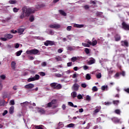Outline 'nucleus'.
I'll return each instance as SVG.
<instances>
[{
  "label": "nucleus",
  "mask_w": 129,
  "mask_h": 129,
  "mask_svg": "<svg viewBox=\"0 0 129 129\" xmlns=\"http://www.w3.org/2000/svg\"><path fill=\"white\" fill-rule=\"evenodd\" d=\"M34 16H31L29 18V21H30V22H34Z\"/></svg>",
  "instance_id": "3c124183"
},
{
  "label": "nucleus",
  "mask_w": 129,
  "mask_h": 129,
  "mask_svg": "<svg viewBox=\"0 0 129 129\" xmlns=\"http://www.w3.org/2000/svg\"><path fill=\"white\" fill-rule=\"evenodd\" d=\"M58 112V110H55L54 111L51 110L49 111V113H47V114H55V113H56Z\"/></svg>",
  "instance_id": "5701e85b"
},
{
  "label": "nucleus",
  "mask_w": 129,
  "mask_h": 129,
  "mask_svg": "<svg viewBox=\"0 0 129 129\" xmlns=\"http://www.w3.org/2000/svg\"><path fill=\"white\" fill-rule=\"evenodd\" d=\"M77 98H78V99H83V97L82 96V95L81 94H79L77 96Z\"/></svg>",
  "instance_id": "603ef678"
},
{
  "label": "nucleus",
  "mask_w": 129,
  "mask_h": 129,
  "mask_svg": "<svg viewBox=\"0 0 129 129\" xmlns=\"http://www.w3.org/2000/svg\"><path fill=\"white\" fill-rule=\"evenodd\" d=\"M114 38L115 41L116 42H118V41H120V40L121 39V37H120V35L118 34H116L114 35Z\"/></svg>",
  "instance_id": "9b49d317"
},
{
  "label": "nucleus",
  "mask_w": 129,
  "mask_h": 129,
  "mask_svg": "<svg viewBox=\"0 0 129 129\" xmlns=\"http://www.w3.org/2000/svg\"><path fill=\"white\" fill-rule=\"evenodd\" d=\"M103 14V13L102 12H97L96 13V15L97 17H102Z\"/></svg>",
  "instance_id": "2f4dec72"
},
{
  "label": "nucleus",
  "mask_w": 129,
  "mask_h": 129,
  "mask_svg": "<svg viewBox=\"0 0 129 129\" xmlns=\"http://www.w3.org/2000/svg\"><path fill=\"white\" fill-rule=\"evenodd\" d=\"M72 29V26H68L67 27V31H70Z\"/></svg>",
  "instance_id": "774afa93"
},
{
  "label": "nucleus",
  "mask_w": 129,
  "mask_h": 129,
  "mask_svg": "<svg viewBox=\"0 0 129 129\" xmlns=\"http://www.w3.org/2000/svg\"><path fill=\"white\" fill-rule=\"evenodd\" d=\"M113 104H115V105H117L118 103H119V100H115L113 101Z\"/></svg>",
  "instance_id": "49530a36"
},
{
  "label": "nucleus",
  "mask_w": 129,
  "mask_h": 129,
  "mask_svg": "<svg viewBox=\"0 0 129 129\" xmlns=\"http://www.w3.org/2000/svg\"><path fill=\"white\" fill-rule=\"evenodd\" d=\"M14 109H15L14 106H12L10 107L9 110V113H10V114H13V113H14Z\"/></svg>",
  "instance_id": "b1692460"
},
{
  "label": "nucleus",
  "mask_w": 129,
  "mask_h": 129,
  "mask_svg": "<svg viewBox=\"0 0 129 129\" xmlns=\"http://www.w3.org/2000/svg\"><path fill=\"white\" fill-rule=\"evenodd\" d=\"M79 58V57L74 56L71 58L72 62H75V61H77V59Z\"/></svg>",
  "instance_id": "a878e982"
},
{
  "label": "nucleus",
  "mask_w": 129,
  "mask_h": 129,
  "mask_svg": "<svg viewBox=\"0 0 129 129\" xmlns=\"http://www.w3.org/2000/svg\"><path fill=\"white\" fill-rule=\"evenodd\" d=\"M87 43H88V44H89V45H90L91 46H96V45L97 44V40H94L92 42H91L90 40H88L87 41Z\"/></svg>",
  "instance_id": "f8f14e48"
},
{
  "label": "nucleus",
  "mask_w": 129,
  "mask_h": 129,
  "mask_svg": "<svg viewBox=\"0 0 129 129\" xmlns=\"http://www.w3.org/2000/svg\"><path fill=\"white\" fill-rule=\"evenodd\" d=\"M90 3L91 5V4L93 5L91 6V8H97V5H96V3H97L96 1H91Z\"/></svg>",
  "instance_id": "2eb2a0df"
},
{
  "label": "nucleus",
  "mask_w": 129,
  "mask_h": 129,
  "mask_svg": "<svg viewBox=\"0 0 129 129\" xmlns=\"http://www.w3.org/2000/svg\"><path fill=\"white\" fill-rule=\"evenodd\" d=\"M49 28H51L52 29H60L61 28V26L58 24H51L49 25Z\"/></svg>",
  "instance_id": "6e6552de"
},
{
  "label": "nucleus",
  "mask_w": 129,
  "mask_h": 129,
  "mask_svg": "<svg viewBox=\"0 0 129 129\" xmlns=\"http://www.w3.org/2000/svg\"><path fill=\"white\" fill-rule=\"evenodd\" d=\"M68 127H73L74 126V124L70 123L67 125Z\"/></svg>",
  "instance_id": "052dcab7"
},
{
  "label": "nucleus",
  "mask_w": 129,
  "mask_h": 129,
  "mask_svg": "<svg viewBox=\"0 0 129 129\" xmlns=\"http://www.w3.org/2000/svg\"><path fill=\"white\" fill-rule=\"evenodd\" d=\"M50 86L54 89H61V88H62V85L57 83H52L50 84Z\"/></svg>",
  "instance_id": "7ed1b4c3"
},
{
  "label": "nucleus",
  "mask_w": 129,
  "mask_h": 129,
  "mask_svg": "<svg viewBox=\"0 0 129 129\" xmlns=\"http://www.w3.org/2000/svg\"><path fill=\"white\" fill-rule=\"evenodd\" d=\"M68 105H69L70 106H72V107H73L74 106V104L73 103H72V102H69Z\"/></svg>",
  "instance_id": "e2e57ef3"
},
{
  "label": "nucleus",
  "mask_w": 129,
  "mask_h": 129,
  "mask_svg": "<svg viewBox=\"0 0 129 129\" xmlns=\"http://www.w3.org/2000/svg\"><path fill=\"white\" fill-rule=\"evenodd\" d=\"M68 67H71L72 66V62H69L67 63Z\"/></svg>",
  "instance_id": "338daca9"
},
{
  "label": "nucleus",
  "mask_w": 129,
  "mask_h": 129,
  "mask_svg": "<svg viewBox=\"0 0 129 129\" xmlns=\"http://www.w3.org/2000/svg\"><path fill=\"white\" fill-rule=\"evenodd\" d=\"M38 74H39V75H40V76H45V75H46V74L44 72H39L38 73Z\"/></svg>",
  "instance_id": "5fc2aeb1"
},
{
  "label": "nucleus",
  "mask_w": 129,
  "mask_h": 129,
  "mask_svg": "<svg viewBox=\"0 0 129 129\" xmlns=\"http://www.w3.org/2000/svg\"><path fill=\"white\" fill-rule=\"evenodd\" d=\"M26 30V28H19L18 29V33L20 34V35H22L24 32H25V30Z\"/></svg>",
  "instance_id": "f3484780"
},
{
  "label": "nucleus",
  "mask_w": 129,
  "mask_h": 129,
  "mask_svg": "<svg viewBox=\"0 0 129 129\" xmlns=\"http://www.w3.org/2000/svg\"><path fill=\"white\" fill-rule=\"evenodd\" d=\"M96 77L98 79H100L101 78V73H99L96 75Z\"/></svg>",
  "instance_id": "c03bdc74"
},
{
  "label": "nucleus",
  "mask_w": 129,
  "mask_h": 129,
  "mask_svg": "<svg viewBox=\"0 0 129 129\" xmlns=\"http://www.w3.org/2000/svg\"><path fill=\"white\" fill-rule=\"evenodd\" d=\"M93 91L96 92L98 90V89L97 88V87L94 86L92 88Z\"/></svg>",
  "instance_id": "09e8293b"
},
{
  "label": "nucleus",
  "mask_w": 129,
  "mask_h": 129,
  "mask_svg": "<svg viewBox=\"0 0 129 129\" xmlns=\"http://www.w3.org/2000/svg\"><path fill=\"white\" fill-rule=\"evenodd\" d=\"M17 63H16V61H12L11 62V68L13 69V70H15L16 69V65Z\"/></svg>",
  "instance_id": "aec40b11"
},
{
  "label": "nucleus",
  "mask_w": 129,
  "mask_h": 129,
  "mask_svg": "<svg viewBox=\"0 0 129 129\" xmlns=\"http://www.w3.org/2000/svg\"><path fill=\"white\" fill-rule=\"evenodd\" d=\"M90 8L89 5H85L84 6V9H85V10H89Z\"/></svg>",
  "instance_id": "680f3d73"
},
{
  "label": "nucleus",
  "mask_w": 129,
  "mask_h": 129,
  "mask_svg": "<svg viewBox=\"0 0 129 129\" xmlns=\"http://www.w3.org/2000/svg\"><path fill=\"white\" fill-rule=\"evenodd\" d=\"M59 13L61 16H63L64 17L67 16V14L63 10H59Z\"/></svg>",
  "instance_id": "4be33fe9"
},
{
  "label": "nucleus",
  "mask_w": 129,
  "mask_h": 129,
  "mask_svg": "<svg viewBox=\"0 0 129 129\" xmlns=\"http://www.w3.org/2000/svg\"><path fill=\"white\" fill-rule=\"evenodd\" d=\"M9 4H11V5H15V4H17V1L16 0H10L9 2Z\"/></svg>",
  "instance_id": "cd10ccee"
},
{
  "label": "nucleus",
  "mask_w": 129,
  "mask_h": 129,
  "mask_svg": "<svg viewBox=\"0 0 129 129\" xmlns=\"http://www.w3.org/2000/svg\"><path fill=\"white\" fill-rule=\"evenodd\" d=\"M7 104L8 102L6 103V101L5 100H2L0 101V106H5V105Z\"/></svg>",
  "instance_id": "6ab92c4d"
},
{
  "label": "nucleus",
  "mask_w": 129,
  "mask_h": 129,
  "mask_svg": "<svg viewBox=\"0 0 129 129\" xmlns=\"http://www.w3.org/2000/svg\"><path fill=\"white\" fill-rule=\"evenodd\" d=\"M120 43L121 46L123 47H128V42L127 40L121 41Z\"/></svg>",
  "instance_id": "ddd939ff"
},
{
  "label": "nucleus",
  "mask_w": 129,
  "mask_h": 129,
  "mask_svg": "<svg viewBox=\"0 0 129 129\" xmlns=\"http://www.w3.org/2000/svg\"><path fill=\"white\" fill-rule=\"evenodd\" d=\"M10 32L12 33V34H17V33H18V31L15 30H11Z\"/></svg>",
  "instance_id": "bf43d9fd"
},
{
  "label": "nucleus",
  "mask_w": 129,
  "mask_h": 129,
  "mask_svg": "<svg viewBox=\"0 0 129 129\" xmlns=\"http://www.w3.org/2000/svg\"><path fill=\"white\" fill-rule=\"evenodd\" d=\"M111 120L114 122V123H121V121H120V119H118V118L114 117L111 119Z\"/></svg>",
  "instance_id": "9d476101"
},
{
  "label": "nucleus",
  "mask_w": 129,
  "mask_h": 129,
  "mask_svg": "<svg viewBox=\"0 0 129 129\" xmlns=\"http://www.w3.org/2000/svg\"><path fill=\"white\" fill-rule=\"evenodd\" d=\"M86 100L90 101V100H91V97H90L89 95H87L86 97Z\"/></svg>",
  "instance_id": "37998d69"
},
{
  "label": "nucleus",
  "mask_w": 129,
  "mask_h": 129,
  "mask_svg": "<svg viewBox=\"0 0 129 129\" xmlns=\"http://www.w3.org/2000/svg\"><path fill=\"white\" fill-rule=\"evenodd\" d=\"M54 75L56 77H58V78L62 77V75L60 74H55Z\"/></svg>",
  "instance_id": "13d9d810"
},
{
  "label": "nucleus",
  "mask_w": 129,
  "mask_h": 129,
  "mask_svg": "<svg viewBox=\"0 0 129 129\" xmlns=\"http://www.w3.org/2000/svg\"><path fill=\"white\" fill-rule=\"evenodd\" d=\"M55 60H56V61L58 62L59 61H61V60H62V58H61V57L59 56H56L55 57Z\"/></svg>",
  "instance_id": "e433bc0d"
},
{
  "label": "nucleus",
  "mask_w": 129,
  "mask_h": 129,
  "mask_svg": "<svg viewBox=\"0 0 129 129\" xmlns=\"http://www.w3.org/2000/svg\"><path fill=\"white\" fill-rule=\"evenodd\" d=\"M26 53L28 55H37V54L39 53V50L37 49H34L30 50H27Z\"/></svg>",
  "instance_id": "f03ea898"
},
{
  "label": "nucleus",
  "mask_w": 129,
  "mask_h": 129,
  "mask_svg": "<svg viewBox=\"0 0 129 129\" xmlns=\"http://www.w3.org/2000/svg\"><path fill=\"white\" fill-rule=\"evenodd\" d=\"M79 87H80V86H79L78 84L75 83L72 86V89L73 90H74L75 91H78V90H79Z\"/></svg>",
  "instance_id": "423d86ee"
},
{
  "label": "nucleus",
  "mask_w": 129,
  "mask_h": 129,
  "mask_svg": "<svg viewBox=\"0 0 129 129\" xmlns=\"http://www.w3.org/2000/svg\"><path fill=\"white\" fill-rule=\"evenodd\" d=\"M85 52L86 53V54H89L90 53V51H89V48H85Z\"/></svg>",
  "instance_id": "864d4df0"
},
{
  "label": "nucleus",
  "mask_w": 129,
  "mask_h": 129,
  "mask_svg": "<svg viewBox=\"0 0 129 129\" xmlns=\"http://www.w3.org/2000/svg\"><path fill=\"white\" fill-rule=\"evenodd\" d=\"M121 25H122V29H123V30H125V31L129 30L128 24H126L125 22H123Z\"/></svg>",
  "instance_id": "39448f33"
},
{
  "label": "nucleus",
  "mask_w": 129,
  "mask_h": 129,
  "mask_svg": "<svg viewBox=\"0 0 129 129\" xmlns=\"http://www.w3.org/2000/svg\"><path fill=\"white\" fill-rule=\"evenodd\" d=\"M50 70L52 72H57V71H58V70L55 68H50Z\"/></svg>",
  "instance_id": "a18cd8bd"
},
{
  "label": "nucleus",
  "mask_w": 129,
  "mask_h": 129,
  "mask_svg": "<svg viewBox=\"0 0 129 129\" xmlns=\"http://www.w3.org/2000/svg\"><path fill=\"white\" fill-rule=\"evenodd\" d=\"M44 45L46 46H49H49H53V45H55V42L50 40H46V42H44Z\"/></svg>",
  "instance_id": "20e7f679"
},
{
  "label": "nucleus",
  "mask_w": 129,
  "mask_h": 129,
  "mask_svg": "<svg viewBox=\"0 0 129 129\" xmlns=\"http://www.w3.org/2000/svg\"><path fill=\"white\" fill-rule=\"evenodd\" d=\"M71 95H72L73 98H75V97H77V93H76V92H73L71 93Z\"/></svg>",
  "instance_id": "393cba45"
},
{
  "label": "nucleus",
  "mask_w": 129,
  "mask_h": 129,
  "mask_svg": "<svg viewBox=\"0 0 129 129\" xmlns=\"http://www.w3.org/2000/svg\"><path fill=\"white\" fill-rule=\"evenodd\" d=\"M6 114H8V110H6L4 111V112L3 113V116H5V115H6Z\"/></svg>",
  "instance_id": "69168bd1"
},
{
  "label": "nucleus",
  "mask_w": 129,
  "mask_h": 129,
  "mask_svg": "<svg viewBox=\"0 0 129 129\" xmlns=\"http://www.w3.org/2000/svg\"><path fill=\"white\" fill-rule=\"evenodd\" d=\"M94 63H95V59L91 57L89 61V65H92V64H94Z\"/></svg>",
  "instance_id": "412c9836"
},
{
  "label": "nucleus",
  "mask_w": 129,
  "mask_h": 129,
  "mask_svg": "<svg viewBox=\"0 0 129 129\" xmlns=\"http://www.w3.org/2000/svg\"><path fill=\"white\" fill-rule=\"evenodd\" d=\"M14 46H15V48L16 49H18V48H19L20 47V44H19V43H15L14 44Z\"/></svg>",
  "instance_id": "6e6d98bb"
},
{
  "label": "nucleus",
  "mask_w": 129,
  "mask_h": 129,
  "mask_svg": "<svg viewBox=\"0 0 129 129\" xmlns=\"http://www.w3.org/2000/svg\"><path fill=\"white\" fill-rule=\"evenodd\" d=\"M31 102V101L29 102L28 101H26L23 103H21V106H22V107H26L28 106V105H32V103Z\"/></svg>",
  "instance_id": "1a4fd4ad"
},
{
  "label": "nucleus",
  "mask_w": 129,
  "mask_h": 129,
  "mask_svg": "<svg viewBox=\"0 0 129 129\" xmlns=\"http://www.w3.org/2000/svg\"><path fill=\"white\" fill-rule=\"evenodd\" d=\"M114 112L116 114H118L119 115H120V112H121V111H120V109H116L115 110Z\"/></svg>",
  "instance_id": "473e14b6"
},
{
  "label": "nucleus",
  "mask_w": 129,
  "mask_h": 129,
  "mask_svg": "<svg viewBox=\"0 0 129 129\" xmlns=\"http://www.w3.org/2000/svg\"><path fill=\"white\" fill-rule=\"evenodd\" d=\"M52 105H53L52 104L51 102H50L45 105V107L46 108H48V107H52Z\"/></svg>",
  "instance_id": "c85d7f7f"
},
{
  "label": "nucleus",
  "mask_w": 129,
  "mask_h": 129,
  "mask_svg": "<svg viewBox=\"0 0 129 129\" xmlns=\"http://www.w3.org/2000/svg\"><path fill=\"white\" fill-rule=\"evenodd\" d=\"M81 87H83V88H86V87H87V85L86 84V83H84L81 84Z\"/></svg>",
  "instance_id": "a19ab883"
},
{
  "label": "nucleus",
  "mask_w": 129,
  "mask_h": 129,
  "mask_svg": "<svg viewBox=\"0 0 129 129\" xmlns=\"http://www.w3.org/2000/svg\"><path fill=\"white\" fill-rule=\"evenodd\" d=\"M86 80H90L91 79V76H90V74H87L86 75Z\"/></svg>",
  "instance_id": "bb28decb"
},
{
  "label": "nucleus",
  "mask_w": 129,
  "mask_h": 129,
  "mask_svg": "<svg viewBox=\"0 0 129 129\" xmlns=\"http://www.w3.org/2000/svg\"><path fill=\"white\" fill-rule=\"evenodd\" d=\"M74 27L75 28H78L79 29H80L81 28H83V27H84V25L83 24H75L74 25Z\"/></svg>",
  "instance_id": "a211bd4d"
},
{
  "label": "nucleus",
  "mask_w": 129,
  "mask_h": 129,
  "mask_svg": "<svg viewBox=\"0 0 129 129\" xmlns=\"http://www.w3.org/2000/svg\"><path fill=\"white\" fill-rule=\"evenodd\" d=\"M35 87V85L33 84H28L24 86V88L26 89H32Z\"/></svg>",
  "instance_id": "0eeeda50"
},
{
  "label": "nucleus",
  "mask_w": 129,
  "mask_h": 129,
  "mask_svg": "<svg viewBox=\"0 0 129 129\" xmlns=\"http://www.w3.org/2000/svg\"><path fill=\"white\" fill-rule=\"evenodd\" d=\"M19 11H20V9H17L16 7L13 8L14 13H18V12H19Z\"/></svg>",
  "instance_id": "79ce46f5"
},
{
  "label": "nucleus",
  "mask_w": 129,
  "mask_h": 129,
  "mask_svg": "<svg viewBox=\"0 0 129 129\" xmlns=\"http://www.w3.org/2000/svg\"><path fill=\"white\" fill-rule=\"evenodd\" d=\"M28 82H31V81H35V78L34 77L30 78L27 80Z\"/></svg>",
  "instance_id": "58836bf2"
},
{
  "label": "nucleus",
  "mask_w": 129,
  "mask_h": 129,
  "mask_svg": "<svg viewBox=\"0 0 129 129\" xmlns=\"http://www.w3.org/2000/svg\"><path fill=\"white\" fill-rule=\"evenodd\" d=\"M107 71H108V74L109 76H110L111 74L113 73V70H112V68H110V69L108 68H106Z\"/></svg>",
  "instance_id": "4468645a"
},
{
  "label": "nucleus",
  "mask_w": 129,
  "mask_h": 129,
  "mask_svg": "<svg viewBox=\"0 0 129 129\" xmlns=\"http://www.w3.org/2000/svg\"><path fill=\"white\" fill-rule=\"evenodd\" d=\"M82 46H84V47H87L88 48H89V47H90V44H89V43H82Z\"/></svg>",
  "instance_id": "c9c22d12"
},
{
  "label": "nucleus",
  "mask_w": 129,
  "mask_h": 129,
  "mask_svg": "<svg viewBox=\"0 0 129 129\" xmlns=\"http://www.w3.org/2000/svg\"><path fill=\"white\" fill-rule=\"evenodd\" d=\"M58 101L57 100V99H53L50 102L51 103V104H56V103H57V102Z\"/></svg>",
  "instance_id": "ea45409f"
},
{
  "label": "nucleus",
  "mask_w": 129,
  "mask_h": 129,
  "mask_svg": "<svg viewBox=\"0 0 129 129\" xmlns=\"http://www.w3.org/2000/svg\"><path fill=\"white\" fill-rule=\"evenodd\" d=\"M22 53H23V50H22L17 51L16 53V56H21V54H22Z\"/></svg>",
  "instance_id": "72a5a7b5"
},
{
  "label": "nucleus",
  "mask_w": 129,
  "mask_h": 129,
  "mask_svg": "<svg viewBox=\"0 0 129 129\" xmlns=\"http://www.w3.org/2000/svg\"><path fill=\"white\" fill-rule=\"evenodd\" d=\"M41 66H42V67H46V66H47V62L45 61L42 62L41 63Z\"/></svg>",
  "instance_id": "8fccbe9b"
},
{
  "label": "nucleus",
  "mask_w": 129,
  "mask_h": 129,
  "mask_svg": "<svg viewBox=\"0 0 129 129\" xmlns=\"http://www.w3.org/2000/svg\"><path fill=\"white\" fill-rule=\"evenodd\" d=\"M34 13H35V11L32 8L27 6L23 7L22 9V12L19 16V19L23 20V19H25L26 17H30Z\"/></svg>",
  "instance_id": "f257e3e1"
},
{
  "label": "nucleus",
  "mask_w": 129,
  "mask_h": 129,
  "mask_svg": "<svg viewBox=\"0 0 129 129\" xmlns=\"http://www.w3.org/2000/svg\"><path fill=\"white\" fill-rule=\"evenodd\" d=\"M38 112L41 113V114H44L45 113V110L43 108H40Z\"/></svg>",
  "instance_id": "c756f323"
},
{
  "label": "nucleus",
  "mask_w": 129,
  "mask_h": 129,
  "mask_svg": "<svg viewBox=\"0 0 129 129\" xmlns=\"http://www.w3.org/2000/svg\"><path fill=\"white\" fill-rule=\"evenodd\" d=\"M33 78H34L35 81L39 80V79H40V76H39V75H36Z\"/></svg>",
  "instance_id": "4c0bfd02"
},
{
  "label": "nucleus",
  "mask_w": 129,
  "mask_h": 129,
  "mask_svg": "<svg viewBox=\"0 0 129 129\" xmlns=\"http://www.w3.org/2000/svg\"><path fill=\"white\" fill-rule=\"evenodd\" d=\"M35 127L36 129H43L42 125H35Z\"/></svg>",
  "instance_id": "7c9ffc66"
},
{
  "label": "nucleus",
  "mask_w": 129,
  "mask_h": 129,
  "mask_svg": "<svg viewBox=\"0 0 129 129\" xmlns=\"http://www.w3.org/2000/svg\"><path fill=\"white\" fill-rule=\"evenodd\" d=\"M120 75H122V76H123V77L125 76V72H124V71L120 72Z\"/></svg>",
  "instance_id": "4d7b16f0"
},
{
  "label": "nucleus",
  "mask_w": 129,
  "mask_h": 129,
  "mask_svg": "<svg viewBox=\"0 0 129 129\" xmlns=\"http://www.w3.org/2000/svg\"><path fill=\"white\" fill-rule=\"evenodd\" d=\"M10 104H11V105H15V100H12L10 101Z\"/></svg>",
  "instance_id": "0e129e2a"
},
{
  "label": "nucleus",
  "mask_w": 129,
  "mask_h": 129,
  "mask_svg": "<svg viewBox=\"0 0 129 129\" xmlns=\"http://www.w3.org/2000/svg\"><path fill=\"white\" fill-rule=\"evenodd\" d=\"M0 39L1 40V41H3L4 42L8 41V38H7L6 37H1Z\"/></svg>",
  "instance_id": "de8ad7c7"
},
{
  "label": "nucleus",
  "mask_w": 129,
  "mask_h": 129,
  "mask_svg": "<svg viewBox=\"0 0 129 129\" xmlns=\"http://www.w3.org/2000/svg\"><path fill=\"white\" fill-rule=\"evenodd\" d=\"M102 90H108V86H102L101 87Z\"/></svg>",
  "instance_id": "f704fd0d"
},
{
  "label": "nucleus",
  "mask_w": 129,
  "mask_h": 129,
  "mask_svg": "<svg viewBox=\"0 0 129 129\" xmlns=\"http://www.w3.org/2000/svg\"><path fill=\"white\" fill-rule=\"evenodd\" d=\"M4 36L7 39H12V38H14V35H12L11 34H5Z\"/></svg>",
  "instance_id": "dca6fc26"
}]
</instances>
